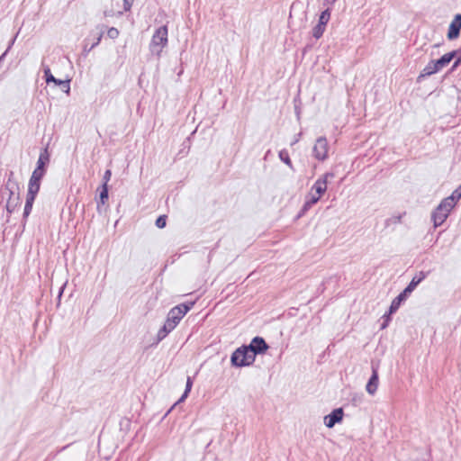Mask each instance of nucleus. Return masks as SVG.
Wrapping results in <instances>:
<instances>
[{
	"label": "nucleus",
	"mask_w": 461,
	"mask_h": 461,
	"mask_svg": "<svg viewBox=\"0 0 461 461\" xmlns=\"http://www.w3.org/2000/svg\"><path fill=\"white\" fill-rule=\"evenodd\" d=\"M16 37H17V35H16V36H15V37H14V38L10 41L9 46H8V48H7V50H7V52L9 51V50L11 49V47L13 46V44L14 43Z\"/></svg>",
	"instance_id": "obj_36"
},
{
	"label": "nucleus",
	"mask_w": 461,
	"mask_h": 461,
	"mask_svg": "<svg viewBox=\"0 0 461 461\" xmlns=\"http://www.w3.org/2000/svg\"><path fill=\"white\" fill-rule=\"evenodd\" d=\"M58 83H55L56 85H59V86H62V89L65 93L68 94L69 93V90H70V86H69V80H60V79H57Z\"/></svg>",
	"instance_id": "obj_27"
},
{
	"label": "nucleus",
	"mask_w": 461,
	"mask_h": 461,
	"mask_svg": "<svg viewBox=\"0 0 461 461\" xmlns=\"http://www.w3.org/2000/svg\"><path fill=\"white\" fill-rule=\"evenodd\" d=\"M14 187L18 190L19 187L15 183L8 181L6 188L9 190V197L5 205L6 211L9 214L13 213L21 205V197L19 193H16Z\"/></svg>",
	"instance_id": "obj_5"
},
{
	"label": "nucleus",
	"mask_w": 461,
	"mask_h": 461,
	"mask_svg": "<svg viewBox=\"0 0 461 461\" xmlns=\"http://www.w3.org/2000/svg\"><path fill=\"white\" fill-rule=\"evenodd\" d=\"M104 15L105 17H111V16L115 15V14H114L112 10H111V11H107V10H106V11H104Z\"/></svg>",
	"instance_id": "obj_35"
},
{
	"label": "nucleus",
	"mask_w": 461,
	"mask_h": 461,
	"mask_svg": "<svg viewBox=\"0 0 461 461\" xmlns=\"http://www.w3.org/2000/svg\"><path fill=\"white\" fill-rule=\"evenodd\" d=\"M167 27L163 25L156 30L149 43V50L159 57L163 49L167 45Z\"/></svg>",
	"instance_id": "obj_2"
},
{
	"label": "nucleus",
	"mask_w": 461,
	"mask_h": 461,
	"mask_svg": "<svg viewBox=\"0 0 461 461\" xmlns=\"http://www.w3.org/2000/svg\"><path fill=\"white\" fill-rule=\"evenodd\" d=\"M194 303H191L190 305L182 303L175 306L169 311L167 318L170 320L171 322L177 325L183 317L190 311Z\"/></svg>",
	"instance_id": "obj_6"
},
{
	"label": "nucleus",
	"mask_w": 461,
	"mask_h": 461,
	"mask_svg": "<svg viewBox=\"0 0 461 461\" xmlns=\"http://www.w3.org/2000/svg\"><path fill=\"white\" fill-rule=\"evenodd\" d=\"M321 197V194H318L314 191L311 190L309 194L306 197L303 210L306 211L309 208H311L313 204H315L320 200Z\"/></svg>",
	"instance_id": "obj_18"
},
{
	"label": "nucleus",
	"mask_w": 461,
	"mask_h": 461,
	"mask_svg": "<svg viewBox=\"0 0 461 461\" xmlns=\"http://www.w3.org/2000/svg\"><path fill=\"white\" fill-rule=\"evenodd\" d=\"M461 30V14L455 15L454 19L449 24L447 32V39L455 40L459 36Z\"/></svg>",
	"instance_id": "obj_12"
},
{
	"label": "nucleus",
	"mask_w": 461,
	"mask_h": 461,
	"mask_svg": "<svg viewBox=\"0 0 461 461\" xmlns=\"http://www.w3.org/2000/svg\"><path fill=\"white\" fill-rule=\"evenodd\" d=\"M108 199V185H102V191L100 193V202L104 204Z\"/></svg>",
	"instance_id": "obj_24"
},
{
	"label": "nucleus",
	"mask_w": 461,
	"mask_h": 461,
	"mask_svg": "<svg viewBox=\"0 0 461 461\" xmlns=\"http://www.w3.org/2000/svg\"><path fill=\"white\" fill-rule=\"evenodd\" d=\"M378 387V373L377 366H372V375L369 378V381L366 386V392L374 395Z\"/></svg>",
	"instance_id": "obj_14"
},
{
	"label": "nucleus",
	"mask_w": 461,
	"mask_h": 461,
	"mask_svg": "<svg viewBox=\"0 0 461 461\" xmlns=\"http://www.w3.org/2000/svg\"><path fill=\"white\" fill-rule=\"evenodd\" d=\"M327 2L330 3V4H333L335 3L337 0H326Z\"/></svg>",
	"instance_id": "obj_39"
},
{
	"label": "nucleus",
	"mask_w": 461,
	"mask_h": 461,
	"mask_svg": "<svg viewBox=\"0 0 461 461\" xmlns=\"http://www.w3.org/2000/svg\"><path fill=\"white\" fill-rule=\"evenodd\" d=\"M452 52H457V55L455 57L456 59L454 61L451 68V70H455L461 64V50H456Z\"/></svg>",
	"instance_id": "obj_30"
},
{
	"label": "nucleus",
	"mask_w": 461,
	"mask_h": 461,
	"mask_svg": "<svg viewBox=\"0 0 461 461\" xmlns=\"http://www.w3.org/2000/svg\"><path fill=\"white\" fill-rule=\"evenodd\" d=\"M122 11H119V12L117 13V15H122Z\"/></svg>",
	"instance_id": "obj_40"
},
{
	"label": "nucleus",
	"mask_w": 461,
	"mask_h": 461,
	"mask_svg": "<svg viewBox=\"0 0 461 461\" xmlns=\"http://www.w3.org/2000/svg\"><path fill=\"white\" fill-rule=\"evenodd\" d=\"M96 29L99 30V32L96 34L95 38V41L93 42V44L91 45V47L89 48L88 51L91 50L92 49H94L95 47H96L101 40H102V37H103V31H104V25H101V26H97Z\"/></svg>",
	"instance_id": "obj_22"
},
{
	"label": "nucleus",
	"mask_w": 461,
	"mask_h": 461,
	"mask_svg": "<svg viewBox=\"0 0 461 461\" xmlns=\"http://www.w3.org/2000/svg\"><path fill=\"white\" fill-rule=\"evenodd\" d=\"M330 18V12L329 9L324 10L321 14L318 24L312 29V35L314 38L319 39L322 36Z\"/></svg>",
	"instance_id": "obj_8"
},
{
	"label": "nucleus",
	"mask_w": 461,
	"mask_h": 461,
	"mask_svg": "<svg viewBox=\"0 0 461 461\" xmlns=\"http://www.w3.org/2000/svg\"><path fill=\"white\" fill-rule=\"evenodd\" d=\"M278 157L279 158L284 162L289 167L293 168V164H292V161L289 158V154H288V151L285 150V149H282L279 151V154H278Z\"/></svg>",
	"instance_id": "obj_21"
},
{
	"label": "nucleus",
	"mask_w": 461,
	"mask_h": 461,
	"mask_svg": "<svg viewBox=\"0 0 461 461\" xmlns=\"http://www.w3.org/2000/svg\"><path fill=\"white\" fill-rule=\"evenodd\" d=\"M7 54V50H5L1 56H0V63L4 60L5 57Z\"/></svg>",
	"instance_id": "obj_37"
},
{
	"label": "nucleus",
	"mask_w": 461,
	"mask_h": 461,
	"mask_svg": "<svg viewBox=\"0 0 461 461\" xmlns=\"http://www.w3.org/2000/svg\"><path fill=\"white\" fill-rule=\"evenodd\" d=\"M328 150L329 146L326 138L320 137L319 139H317L312 149L313 156L315 157V158L319 160L326 159L328 157Z\"/></svg>",
	"instance_id": "obj_7"
},
{
	"label": "nucleus",
	"mask_w": 461,
	"mask_h": 461,
	"mask_svg": "<svg viewBox=\"0 0 461 461\" xmlns=\"http://www.w3.org/2000/svg\"><path fill=\"white\" fill-rule=\"evenodd\" d=\"M454 207L447 200L443 199L441 201L431 215L435 228L440 226L446 221Z\"/></svg>",
	"instance_id": "obj_4"
},
{
	"label": "nucleus",
	"mask_w": 461,
	"mask_h": 461,
	"mask_svg": "<svg viewBox=\"0 0 461 461\" xmlns=\"http://www.w3.org/2000/svg\"><path fill=\"white\" fill-rule=\"evenodd\" d=\"M169 333V330L165 326H162L157 333L156 344L163 340Z\"/></svg>",
	"instance_id": "obj_23"
},
{
	"label": "nucleus",
	"mask_w": 461,
	"mask_h": 461,
	"mask_svg": "<svg viewBox=\"0 0 461 461\" xmlns=\"http://www.w3.org/2000/svg\"><path fill=\"white\" fill-rule=\"evenodd\" d=\"M343 418V411L341 408L335 409L330 414L324 417V424L328 428H332L336 423L341 421Z\"/></svg>",
	"instance_id": "obj_13"
},
{
	"label": "nucleus",
	"mask_w": 461,
	"mask_h": 461,
	"mask_svg": "<svg viewBox=\"0 0 461 461\" xmlns=\"http://www.w3.org/2000/svg\"><path fill=\"white\" fill-rule=\"evenodd\" d=\"M49 160H50V156H49L47 149H45L42 152H41V154L39 156V159L37 161V167L33 170V172L37 173V171L38 172L40 171L41 174L45 175L44 166L49 162Z\"/></svg>",
	"instance_id": "obj_15"
},
{
	"label": "nucleus",
	"mask_w": 461,
	"mask_h": 461,
	"mask_svg": "<svg viewBox=\"0 0 461 461\" xmlns=\"http://www.w3.org/2000/svg\"><path fill=\"white\" fill-rule=\"evenodd\" d=\"M111 176H112V172L110 169H107L104 172V176H103V185H108V182L110 181Z\"/></svg>",
	"instance_id": "obj_31"
},
{
	"label": "nucleus",
	"mask_w": 461,
	"mask_h": 461,
	"mask_svg": "<svg viewBox=\"0 0 461 461\" xmlns=\"http://www.w3.org/2000/svg\"><path fill=\"white\" fill-rule=\"evenodd\" d=\"M119 34V30L115 27H111L107 30V36L112 40L117 39Z\"/></svg>",
	"instance_id": "obj_28"
},
{
	"label": "nucleus",
	"mask_w": 461,
	"mask_h": 461,
	"mask_svg": "<svg viewBox=\"0 0 461 461\" xmlns=\"http://www.w3.org/2000/svg\"><path fill=\"white\" fill-rule=\"evenodd\" d=\"M44 75H45L46 82L48 84L50 83V82L58 83L57 78H55L53 77V75L51 74L50 69L49 68H46L44 69Z\"/></svg>",
	"instance_id": "obj_26"
},
{
	"label": "nucleus",
	"mask_w": 461,
	"mask_h": 461,
	"mask_svg": "<svg viewBox=\"0 0 461 461\" xmlns=\"http://www.w3.org/2000/svg\"><path fill=\"white\" fill-rule=\"evenodd\" d=\"M35 198H36V196H32L30 194H26V202H25L23 214L24 221H26V219L28 218V216L30 215V213L32 212Z\"/></svg>",
	"instance_id": "obj_19"
},
{
	"label": "nucleus",
	"mask_w": 461,
	"mask_h": 461,
	"mask_svg": "<svg viewBox=\"0 0 461 461\" xmlns=\"http://www.w3.org/2000/svg\"><path fill=\"white\" fill-rule=\"evenodd\" d=\"M167 224V217L166 215H160L157 220H156V226L159 229H162L166 226Z\"/></svg>",
	"instance_id": "obj_29"
},
{
	"label": "nucleus",
	"mask_w": 461,
	"mask_h": 461,
	"mask_svg": "<svg viewBox=\"0 0 461 461\" xmlns=\"http://www.w3.org/2000/svg\"><path fill=\"white\" fill-rule=\"evenodd\" d=\"M163 326H165L167 329V330H169V332H171L173 330H175V328L176 327V324H175L174 322H171V321L167 318Z\"/></svg>",
	"instance_id": "obj_32"
},
{
	"label": "nucleus",
	"mask_w": 461,
	"mask_h": 461,
	"mask_svg": "<svg viewBox=\"0 0 461 461\" xmlns=\"http://www.w3.org/2000/svg\"><path fill=\"white\" fill-rule=\"evenodd\" d=\"M192 384H193V382H192L191 378L188 377L187 381H186L185 390L183 395L181 396V398L179 399V402L184 401L187 397L189 392L191 391Z\"/></svg>",
	"instance_id": "obj_25"
},
{
	"label": "nucleus",
	"mask_w": 461,
	"mask_h": 461,
	"mask_svg": "<svg viewBox=\"0 0 461 461\" xmlns=\"http://www.w3.org/2000/svg\"><path fill=\"white\" fill-rule=\"evenodd\" d=\"M301 136V133L298 134V136L296 138H294V140L293 141L292 144H294L296 143L297 141H299V137Z\"/></svg>",
	"instance_id": "obj_38"
},
{
	"label": "nucleus",
	"mask_w": 461,
	"mask_h": 461,
	"mask_svg": "<svg viewBox=\"0 0 461 461\" xmlns=\"http://www.w3.org/2000/svg\"><path fill=\"white\" fill-rule=\"evenodd\" d=\"M459 50H461V49H459Z\"/></svg>",
	"instance_id": "obj_41"
},
{
	"label": "nucleus",
	"mask_w": 461,
	"mask_h": 461,
	"mask_svg": "<svg viewBox=\"0 0 461 461\" xmlns=\"http://www.w3.org/2000/svg\"><path fill=\"white\" fill-rule=\"evenodd\" d=\"M44 175L41 174V172L37 171V173L32 172L31 178L29 180L28 184V191L27 194H30L32 196H36L37 194L40 191L41 187V181Z\"/></svg>",
	"instance_id": "obj_9"
},
{
	"label": "nucleus",
	"mask_w": 461,
	"mask_h": 461,
	"mask_svg": "<svg viewBox=\"0 0 461 461\" xmlns=\"http://www.w3.org/2000/svg\"><path fill=\"white\" fill-rule=\"evenodd\" d=\"M461 198V185L452 193V194L447 198L453 206L456 205V202Z\"/></svg>",
	"instance_id": "obj_20"
},
{
	"label": "nucleus",
	"mask_w": 461,
	"mask_h": 461,
	"mask_svg": "<svg viewBox=\"0 0 461 461\" xmlns=\"http://www.w3.org/2000/svg\"><path fill=\"white\" fill-rule=\"evenodd\" d=\"M456 55L457 52H448L444 54L440 59L434 60L438 71L447 67Z\"/></svg>",
	"instance_id": "obj_16"
},
{
	"label": "nucleus",
	"mask_w": 461,
	"mask_h": 461,
	"mask_svg": "<svg viewBox=\"0 0 461 461\" xmlns=\"http://www.w3.org/2000/svg\"><path fill=\"white\" fill-rule=\"evenodd\" d=\"M254 361V353L247 346L237 348L230 357L231 365L237 367L250 366Z\"/></svg>",
	"instance_id": "obj_3"
},
{
	"label": "nucleus",
	"mask_w": 461,
	"mask_h": 461,
	"mask_svg": "<svg viewBox=\"0 0 461 461\" xmlns=\"http://www.w3.org/2000/svg\"><path fill=\"white\" fill-rule=\"evenodd\" d=\"M250 352L254 353V357L256 358V355L264 353L268 346L261 337H255L250 344L247 346Z\"/></svg>",
	"instance_id": "obj_10"
},
{
	"label": "nucleus",
	"mask_w": 461,
	"mask_h": 461,
	"mask_svg": "<svg viewBox=\"0 0 461 461\" xmlns=\"http://www.w3.org/2000/svg\"><path fill=\"white\" fill-rule=\"evenodd\" d=\"M132 3H133V0H123V9L125 12L131 10Z\"/></svg>",
	"instance_id": "obj_34"
},
{
	"label": "nucleus",
	"mask_w": 461,
	"mask_h": 461,
	"mask_svg": "<svg viewBox=\"0 0 461 461\" xmlns=\"http://www.w3.org/2000/svg\"><path fill=\"white\" fill-rule=\"evenodd\" d=\"M426 278V274L424 272H420L418 275H416L410 284L406 286V288L398 295L396 296L389 308V314H392L395 312L401 303L407 298V296L417 287V285L423 281Z\"/></svg>",
	"instance_id": "obj_1"
},
{
	"label": "nucleus",
	"mask_w": 461,
	"mask_h": 461,
	"mask_svg": "<svg viewBox=\"0 0 461 461\" xmlns=\"http://www.w3.org/2000/svg\"><path fill=\"white\" fill-rule=\"evenodd\" d=\"M438 72V69L434 62V60H430L425 68L422 69L421 73L418 77V80H420L423 77L431 76L435 73Z\"/></svg>",
	"instance_id": "obj_17"
},
{
	"label": "nucleus",
	"mask_w": 461,
	"mask_h": 461,
	"mask_svg": "<svg viewBox=\"0 0 461 461\" xmlns=\"http://www.w3.org/2000/svg\"><path fill=\"white\" fill-rule=\"evenodd\" d=\"M163 326H165L167 329V330H169V332H171L173 330H175V328L176 327V324H175L174 322H171V321L167 318Z\"/></svg>",
	"instance_id": "obj_33"
},
{
	"label": "nucleus",
	"mask_w": 461,
	"mask_h": 461,
	"mask_svg": "<svg viewBox=\"0 0 461 461\" xmlns=\"http://www.w3.org/2000/svg\"><path fill=\"white\" fill-rule=\"evenodd\" d=\"M329 177H334V174L328 172L318 178L312 185V191H314L316 194L322 195L327 190V182Z\"/></svg>",
	"instance_id": "obj_11"
}]
</instances>
